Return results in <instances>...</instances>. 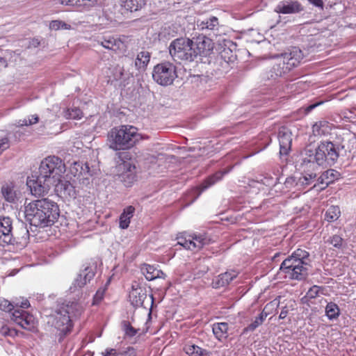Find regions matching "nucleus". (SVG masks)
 <instances>
[{
	"instance_id": "52",
	"label": "nucleus",
	"mask_w": 356,
	"mask_h": 356,
	"mask_svg": "<svg viewBox=\"0 0 356 356\" xmlns=\"http://www.w3.org/2000/svg\"><path fill=\"white\" fill-rule=\"evenodd\" d=\"M60 3L65 6H76L80 7L79 0H59Z\"/></svg>"
},
{
	"instance_id": "11",
	"label": "nucleus",
	"mask_w": 356,
	"mask_h": 356,
	"mask_svg": "<svg viewBox=\"0 0 356 356\" xmlns=\"http://www.w3.org/2000/svg\"><path fill=\"white\" fill-rule=\"evenodd\" d=\"M193 47L196 53V58L197 56H208L213 49V43L212 40L206 37L205 35H199L197 38H193Z\"/></svg>"
},
{
	"instance_id": "2",
	"label": "nucleus",
	"mask_w": 356,
	"mask_h": 356,
	"mask_svg": "<svg viewBox=\"0 0 356 356\" xmlns=\"http://www.w3.org/2000/svg\"><path fill=\"white\" fill-rule=\"evenodd\" d=\"M342 148L340 144L328 140L320 141L316 147L309 144L302 152L300 166L314 170H317L319 167H332L338 161Z\"/></svg>"
},
{
	"instance_id": "58",
	"label": "nucleus",
	"mask_w": 356,
	"mask_h": 356,
	"mask_svg": "<svg viewBox=\"0 0 356 356\" xmlns=\"http://www.w3.org/2000/svg\"><path fill=\"white\" fill-rule=\"evenodd\" d=\"M287 314H288V309H286V307H284L282 309V311L280 314L279 318L280 319H284L286 317Z\"/></svg>"
},
{
	"instance_id": "23",
	"label": "nucleus",
	"mask_w": 356,
	"mask_h": 356,
	"mask_svg": "<svg viewBox=\"0 0 356 356\" xmlns=\"http://www.w3.org/2000/svg\"><path fill=\"white\" fill-rule=\"evenodd\" d=\"M237 275L235 271L226 272L218 276L216 281L213 282V287L220 288L228 285Z\"/></svg>"
},
{
	"instance_id": "44",
	"label": "nucleus",
	"mask_w": 356,
	"mask_h": 356,
	"mask_svg": "<svg viewBox=\"0 0 356 356\" xmlns=\"http://www.w3.org/2000/svg\"><path fill=\"white\" fill-rule=\"evenodd\" d=\"M263 323L264 321L261 320L259 316L256 317L254 321H252L248 327L243 330L242 334H245L248 331H254Z\"/></svg>"
},
{
	"instance_id": "61",
	"label": "nucleus",
	"mask_w": 356,
	"mask_h": 356,
	"mask_svg": "<svg viewBox=\"0 0 356 356\" xmlns=\"http://www.w3.org/2000/svg\"><path fill=\"white\" fill-rule=\"evenodd\" d=\"M322 104V102H318V103H316V104H311V105H309V106L307 108L306 111H307V112H309V111H312L314 108H316L317 106H318V105H320V104Z\"/></svg>"
},
{
	"instance_id": "51",
	"label": "nucleus",
	"mask_w": 356,
	"mask_h": 356,
	"mask_svg": "<svg viewBox=\"0 0 356 356\" xmlns=\"http://www.w3.org/2000/svg\"><path fill=\"white\" fill-rule=\"evenodd\" d=\"M118 356H136V352L133 347H128L126 350L119 352Z\"/></svg>"
},
{
	"instance_id": "20",
	"label": "nucleus",
	"mask_w": 356,
	"mask_h": 356,
	"mask_svg": "<svg viewBox=\"0 0 356 356\" xmlns=\"http://www.w3.org/2000/svg\"><path fill=\"white\" fill-rule=\"evenodd\" d=\"M140 269L143 274L145 276V278L149 281L154 280L156 278H164L165 276V273L162 270H159L154 266L149 264H143Z\"/></svg>"
},
{
	"instance_id": "50",
	"label": "nucleus",
	"mask_w": 356,
	"mask_h": 356,
	"mask_svg": "<svg viewBox=\"0 0 356 356\" xmlns=\"http://www.w3.org/2000/svg\"><path fill=\"white\" fill-rule=\"evenodd\" d=\"M10 146V142L8 137L0 139V154L7 149Z\"/></svg>"
},
{
	"instance_id": "15",
	"label": "nucleus",
	"mask_w": 356,
	"mask_h": 356,
	"mask_svg": "<svg viewBox=\"0 0 356 356\" xmlns=\"http://www.w3.org/2000/svg\"><path fill=\"white\" fill-rule=\"evenodd\" d=\"M11 319L24 329L30 330L33 326V316L23 309H15L11 314Z\"/></svg>"
},
{
	"instance_id": "19",
	"label": "nucleus",
	"mask_w": 356,
	"mask_h": 356,
	"mask_svg": "<svg viewBox=\"0 0 356 356\" xmlns=\"http://www.w3.org/2000/svg\"><path fill=\"white\" fill-rule=\"evenodd\" d=\"M191 241L192 251H196L202 249L204 245H209L211 239L207 235L204 234H192L188 235Z\"/></svg>"
},
{
	"instance_id": "57",
	"label": "nucleus",
	"mask_w": 356,
	"mask_h": 356,
	"mask_svg": "<svg viewBox=\"0 0 356 356\" xmlns=\"http://www.w3.org/2000/svg\"><path fill=\"white\" fill-rule=\"evenodd\" d=\"M313 5L319 7L323 8V2L322 0H308Z\"/></svg>"
},
{
	"instance_id": "42",
	"label": "nucleus",
	"mask_w": 356,
	"mask_h": 356,
	"mask_svg": "<svg viewBox=\"0 0 356 356\" xmlns=\"http://www.w3.org/2000/svg\"><path fill=\"white\" fill-rule=\"evenodd\" d=\"M65 117L70 119H80L82 117V111L78 108L68 109L65 113Z\"/></svg>"
},
{
	"instance_id": "10",
	"label": "nucleus",
	"mask_w": 356,
	"mask_h": 356,
	"mask_svg": "<svg viewBox=\"0 0 356 356\" xmlns=\"http://www.w3.org/2000/svg\"><path fill=\"white\" fill-rule=\"evenodd\" d=\"M119 179L124 186H130L136 180V167L130 162H122L117 167Z\"/></svg>"
},
{
	"instance_id": "43",
	"label": "nucleus",
	"mask_w": 356,
	"mask_h": 356,
	"mask_svg": "<svg viewBox=\"0 0 356 356\" xmlns=\"http://www.w3.org/2000/svg\"><path fill=\"white\" fill-rule=\"evenodd\" d=\"M327 243L339 249L343 246V239L340 236L335 234L327 240Z\"/></svg>"
},
{
	"instance_id": "35",
	"label": "nucleus",
	"mask_w": 356,
	"mask_h": 356,
	"mask_svg": "<svg viewBox=\"0 0 356 356\" xmlns=\"http://www.w3.org/2000/svg\"><path fill=\"white\" fill-rule=\"evenodd\" d=\"M328 122L326 121H319L316 122L312 127V131L315 136H323L327 132Z\"/></svg>"
},
{
	"instance_id": "31",
	"label": "nucleus",
	"mask_w": 356,
	"mask_h": 356,
	"mask_svg": "<svg viewBox=\"0 0 356 356\" xmlns=\"http://www.w3.org/2000/svg\"><path fill=\"white\" fill-rule=\"evenodd\" d=\"M1 193L6 200L9 202L13 203L17 199V193L13 186L8 185L3 186Z\"/></svg>"
},
{
	"instance_id": "8",
	"label": "nucleus",
	"mask_w": 356,
	"mask_h": 356,
	"mask_svg": "<svg viewBox=\"0 0 356 356\" xmlns=\"http://www.w3.org/2000/svg\"><path fill=\"white\" fill-rule=\"evenodd\" d=\"M168 49L175 62H192L196 58L193 41L187 38H179L172 40Z\"/></svg>"
},
{
	"instance_id": "3",
	"label": "nucleus",
	"mask_w": 356,
	"mask_h": 356,
	"mask_svg": "<svg viewBox=\"0 0 356 356\" xmlns=\"http://www.w3.org/2000/svg\"><path fill=\"white\" fill-rule=\"evenodd\" d=\"M24 215L31 227L44 228L57 221L60 209L56 202L48 198H42L27 204L24 208Z\"/></svg>"
},
{
	"instance_id": "14",
	"label": "nucleus",
	"mask_w": 356,
	"mask_h": 356,
	"mask_svg": "<svg viewBox=\"0 0 356 356\" xmlns=\"http://www.w3.org/2000/svg\"><path fill=\"white\" fill-rule=\"evenodd\" d=\"M13 222L9 217L0 218V243H11L13 234Z\"/></svg>"
},
{
	"instance_id": "39",
	"label": "nucleus",
	"mask_w": 356,
	"mask_h": 356,
	"mask_svg": "<svg viewBox=\"0 0 356 356\" xmlns=\"http://www.w3.org/2000/svg\"><path fill=\"white\" fill-rule=\"evenodd\" d=\"M73 168L76 170V173H78V172H79V174H78L79 175H82V176L90 175V176H91L92 175L90 171L89 165L87 163H80V162H75L74 164Z\"/></svg>"
},
{
	"instance_id": "37",
	"label": "nucleus",
	"mask_w": 356,
	"mask_h": 356,
	"mask_svg": "<svg viewBox=\"0 0 356 356\" xmlns=\"http://www.w3.org/2000/svg\"><path fill=\"white\" fill-rule=\"evenodd\" d=\"M188 235H191V234L186 232L179 233L177 236V240L178 241L177 244L181 245L186 250H192V243Z\"/></svg>"
},
{
	"instance_id": "48",
	"label": "nucleus",
	"mask_w": 356,
	"mask_h": 356,
	"mask_svg": "<svg viewBox=\"0 0 356 356\" xmlns=\"http://www.w3.org/2000/svg\"><path fill=\"white\" fill-rule=\"evenodd\" d=\"M102 0H79L80 7L90 8L101 2Z\"/></svg>"
},
{
	"instance_id": "12",
	"label": "nucleus",
	"mask_w": 356,
	"mask_h": 356,
	"mask_svg": "<svg viewBox=\"0 0 356 356\" xmlns=\"http://www.w3.org/2000/svg\"><path fill=\"white\" fill-rule=\"evenodd\" d=\"M303 10V6L296 0L280 1L274 9L275 13L283 15L298 14Z\"/></svg>"
},
{
	"instance_id": "13",
	"label": "nucleus",
	"mask_w": 356,
	"mask_h": 356,
	"mask_svg": "<svg viewBox=\"0 0 356 356\" xmlns=\"http://www.w3.org/2000/svg\"><path fill=\"white\" fill-rule=\"evenodd\" d=\"M95 276V268L92 266H86L81 270L77 277L70 287L71 293H75L83 287L88 282H90Z\"/></svg>"
},
{
	"instance_id": "25",
	"label": "nucleus",
	"mask_w": 356,
	"mask_h": 356,
	"mask_svg": "<svg viewBox=\"0 0 356 356\" xmlns=\"http://www.w3.org/2000/svg\"><path fill=\"white\" fill-rule=\"evenodd\" d=\"M197 27L201 30H217L219 26L218 19L216 17H211L202 20H197Z\"/></svg>"
},
{
	"instance_id": "18",
	"label": "nucleus",
	"mask_w": 356,
	"mask_h": 356,
	"mask_svg": "<svg viewBox=\"0 0 356 356\" xmlns=\"http://www.w3.org/2000/svg\"><path fill=\"white\" fill-rule=\"evenodd\" d=\"M55 191L60 196L64 197L74 198L76 192L73 185L68 181L60 179L55 186H54Z\"/></svg>"
},
{
	"instance_id": "4",
	"label": "nucleus",
	"mask_w": 356,
	"mask_h": 356,
	"mask_svg": "<svg viewBox=\"0 0 356 356\" xmlns=\"http://www.w3.org/2000/svg\"><path fill=\"white\" fill-rule=\"evenodd\" d=\"M310 263L309 253L305 250L298 249L282 261L280 273H284L285 277L302 280L308 275Z\"/></svg>"
},
{
	"instance_id": "21",
	"label": "nucleus",
	"mask_w": 356,
	"mask_h": 356,
	"mask_svg": "<svg viewBox=\"0 0 356 356\" xmlns=\"http://www.w3.org/2000/svg\"><path fill=\"white\" fill-rule=\"evenodd\" d=\"M339 177L340 173L338 171L334 169H328L323 172L318 177V182L321 184H325V186L322 188V189H324L335 180L339 179Z\"/></svg>"
},
{
	"instance_id": "56",
	"label": "nucleus",
	"mask_w": 356,
	"mask_h": 356,
	"mask_svg": "<svg viewBox=\"0 0 356 356\" xmlns=\"http://www.w3.org/2000/svg\"><path fill=\"white\" fill-rule=\"evenodd\" d=\"M295 182H296L295 179L293 177H287L286 179L284 184L286 188H290L295 184Z\"/></svg>"
},
{
	"instance_id": "22",
	"label": "nucleus",
	"mask_w": 356,
	"mask_h": 356,
	"mask_svg": "<svg viewBox=\"0 0 356 356\" xmlns=\"http://www.w3.org/2000/svg\"><path fill=\"white\" fill-rule=\"evenodd\" d=\"M150 57L151 54L147 51L143 50L138 52L134 62L135 67L138 71H145L149 63Z\"/></svg>"
},
{
	"instance_id": "24",
	"label": "nucleus",
	"mask_w": 356,
	"mask_h": 356,
	"mask_svg": "<svg viewBox=\"0 0 356 356\" xmlns=\"http://www.w3.org/2000/svg\"><path fill=\"white\" fill-rule=\"evenodd\" d=\"M129 298L134 307H140L143 305L147 294L142 289H133L129 293Z\"/></svg>"
},
{
	"instance_id": "36",
	"label": "nucleus",
	"mask_w": 356,
	"mask_h": 356,
	"mask_svg": "<svg viewBox=\"0 0 356 356\" xmlns=\"http://www.w3.org/2000/svg\"><path fill=\"white\" fill-rule=\"evenodd\" d=\"M122 327V330L124 332L125 336L127 337H133L138 333L140 334L144 332L143 331L140 332V329H136L128 321H123Z\"/></svg>"
},
{
	"instance_id": "16",
	"label": "nucleus",
	"mask_w": 356,
	"mask_h": 356,
	"mask_svg": "<svg viewBox=\"0 0 356 356\" xmlns=\"http://www.w3.org/2000/svg\"><path fill=\"white\" fill-rule=\"evenodd\" d=\"M278 139L280 143V153L282 155H287L291 147V133L285 128L281 129L278 132Z\"/></svg>"
},
{
	"instance_id": "28",
	"label": "nucleus",
	"mask_w": 356,
	"mask_h": 356,
	"mask_svg": "<svg viewBox=\"0 0 356 356\" xmlns=\"http://www.w3.org/2000/svg\"><path fill=\"white\" fill-rule=\"evenodd\" d=\"M184 350L190 356H209L207 350L193 344L185 345Z\"/></svg>"
},
{
	"instance_id": "6",
	"label": "nucleus",
	"mask_w": 356,
	"mask_h": 356,
	"mask_svg": "<svg viewBox=\"0 0 356 356\" xmlns=\"http://www.w3.org/2000/svg\"><path fill=\"white\" fill-rule=\"evenodd\" d=\"M140 138L136 127L122 125L112 129L109 132V147L114 150L128 149L132 147Z\"/></svg>"
},
{
	"instance_id": "41",
	"label": "nucleus",
	"mask_w": 356,
	"mask_h": 356,
	"mask_svg": "<svg viewBox=\"0 0 356 356\" xmlns=\"http://www.w3.org/2000/svg\"><path fill=\"white\" fill-rule=\"evenodd\" d=\"M220 58L228 63L234 61V55L229 48H224L220 52Z\"/></svg>"
},
{
	"instance_id": "26",
	"label": "nucleus",
	"mask_w": 356,
	"mask_h": 356,
	"mask_svg": "<svg viewBox=\"0 0 356 356\" xmlns=\"http://www.w3.org/2000/svg\"><path fill=\"white\" fill-rule=\"evenodd\" d=\"M228 328L227 323H216L212 326L213 333L219 341H222L228 337Z\"/></svg>"
},
{
	"instance_id": "54",
	"label": "nucleus",
	"mask_w": 356,
	"mask_h": 356,
	"mask_svg": "<svg viewBox=\"0 0 356 356\" xmlns=\"http://www.w3.org/2000/svg\"><path fill=\"white\" fill-rule=\"evenodd\" d=\"M43 42V40H40L39 38H33L29 41V44L28 46L29 48H36L39 45L41 44V42Z\"/></svg>"
},
{
	"instance_id": "46",
	"label": "nucleus",
	"mask_w": 356,
	"mask_h": 356,
	"mask_svg": "<svg viewBox=\"0 0 356 356\" xmlns=\"http://www.w3.org/2000/svg\"><path fill=\"white\" fill-rule=\"evenodd\" d=\"M39 118L37 115L29 116L28 119H24L19 120V124L20 126H29L35 124L38 122Z\"/></svg>"
},
{
	"instance_id": "34",
	"label": "nucleus",
	"mask_w": 356,
	"mask_h": 356,
	"mask_svg": "<svg viewBox=\"0 0 356 356\" xmlns=\"http://www.w3.org/2000/svg\"><path fill=\"white\" fill-rule=\"evenodd\" d=\"M304 173L303 176L300 178V181L302 185H310L312 184L316 178V174L314 170L304 169L302 166Z\"/></svg>"
},
{
	"instance_id": "60",
	"label": "nucleus",
	"mask_w": 356,
	"mask_h": 356,
	"mask_svg": "<svg viewBox=\"0 0 356 356\" xmlns=\"http://www.w3.org/2000/svg\"><path fill=\"white\" fill-rule=\"evenodd\" d=\"M118 74H115V79L116 80L122 79V77L124 76V70L121 67L118 68Z\"/></svg>"
},
{
	"instance_id": "27",
	"label": "nucleus",
	"mask_w": 356,
	"mask_h": 356,
	"mask_svg": "<svg viewBox=\"0 0 356 356\" xmlns=\"http://www.w3.org/2000/svg\"><path fill=\"white\" fill-rule=\"evenodd\" d=\"M135 208L132 206H129L124 209L123 213L120 216V227L122 229H127L130 223V219L132 218Z\"/></svg>"
},
{
	"instance_id": "29",
	"label": "nucleus",
	"mask_w": 356,
	"mask_h": 356,
	"mask_svg": "<svg viewBox=\"0 0 356 356\" xmlns=\"http://www.w3.org/2000/svg\"><path fill=\"white\" fill-rule=\"evenodd\" d=\"M227 172L226 171H219L208 177L200 186L201 191L207 189L209 187L211 186L215 183L222 179L224 175H225Z\"/></svg>"
},
{
	"instance_id": "17",
	"label": "nucleus",
	"mask_w": 356,
	"mask_h": 356,
	"mask_svg": "<svg viewBox=\"0 0 356 356\" xmlns=\"http://www.w3.org/2000/svg\"><path fill=\"white\" fill-rule=\"evenodd\" d=\"M98 44L103 47L114 51L122 49L124 46L123 42L112 35H104L97 40Z\"/></svg>"
},
{
	"instance_id": "53",
	"label": "nucleus",
	"mask_w": 356,
	"mask_h": 356,
	"mask_svg": "<svg viewBox=\"0 0 356 356\" xmlns=\"http://www.w3.org/2000/svg\"><path fill=\"white\" fill-rule=\"evenodd\" d=\"M119 352L118 350L115 348H106L104 353H102L103 356H118Z\"/></svg>"
},
{
	"instance_id": "45",
	"label": "nucleus",
	"mask_w": 356,
	"mask_h": 356,
	"mask_svg": "<svg viewBox=\"0 0 356 356\" xmlns=\"http://www.w3.org/2000/svg\"><path fill=\"white\" fill-rule=\"evenodd\" d=\"M0 309L10 312L14 311V305L6 299L0 298Z\"/></svg>"
},
{
	"instance_id": "30",
	"label": "nucleus",
	"mask_w": 356,
	"mask_h": 356,
	"mask_svg": "<svg viewBox=\"0 0 356 356\" xmlns=\"http://www.w3.org/2000/svg\"><path fill=\"white\" fill-rule=\"evenodd\" d=\"M147 3V0H126L124 2V7L130 12H136L143 8Z\"/></svg>"
},
{
	"instance_id": "47",
	"label": "nucleus",
	"mask_w": 356,
	"mask_h": 356,
	"mask_svg": "<svg viewBox=\"0 0 356 356\" xmlns=\"http://www.w3.org/2000/svg\"><path fill=\"white\" fill-rule=\"evenodd\" d=\"M13 304L14 305V310L26 309L30 306V303L26 299L16 300Z\"/></svg>"
},
{
	"instance_id": "9",
	"label": "nucleus",
	"mask_w": 356,
	"mask_h": 356,
	"mask_svg": "<svg viewBox=\"0 0 356 356\" xmlns=\"http://www.w3.org/2000/svg\"><path fill=\"white\" fill-rule=\"evenodd\" d=\"M177 77V67L172 63L163 62L154 67L152 78L161 86H170Z\"/></svg>"
},
{
	"instance_id": "40",
	"label": "nucleus",
	"mask_w": 356,
	"mask_h": 356,
	"mask_svg": "<svg viewBox=\"0 0 356 356\" xmlns=\"http://www.w3.org/2000/svg\"><path fill=\"white\" fill-rule=\"evenodd\" d=\"M49 27L52 30L70 29L71 26L62 21L54 20L50 23Z\"/></svg>"
},
{
	"instance_id": "33",
	"label": "nucleus",
	"mask_w": 356,
	"mask_h": 356,
	"mask_svg": "<svg viewBox=\"0 0 356 356\" xmlns=\"http://www.w3.org/2000/svg\"><path fill=\"white\" fill-rule=\"evenodd\" d=\"M341 215V211L338 206L330 207L325 213V220L328 222L337 220Z\"/></svg>"
},
{
	"instance_id": "38",
	"label": "nucleus",
	"mask_w": 356,
	"mask_h": 356,
	"mask_svg": "<svg viewBox=\"0 0 356 356\" xmlns=\"http://www.w3.org/2000/svg\"><path fill=\"white\" fill-rule=\"evenodd\" d=\"M280 305V300L277 298L274 299L273 301L268 303L264 308L263 311L258 316L261 320L264 321L268 315L269 314L270 310L277 308Z\"/></svg>"
},
{
	"instance_id": "55",
	"label": "nucleus",
	"mask_w": 356,
	"mask_h": 356,
	"mask_svg": "<svg viewBox=\"0 0 356 356\" xmlns=\"http://www.w3.org/2000/svg\"><path fill=\"white\" fill-rule=\"evenodd\" d=\"M104 289H99L96 292V293L94 296V304L97 303V302H100L102 300V299L103 298V296H104Z\"/></svg>"
},
{
	"instance_id": "1",
	"label": "nucleus",
	"mask_w": 356,
	"mask_h": 356,
	"mask_svg": "<svg viewBox=\"0 0 356 356\" xmlns=\"http://www.w3.org/2000/svg\"><path fill=\"white\" fill-rule=\"evenodd\" d=\"M65 165L58 156H52L44 159L38 169V175L28 177L26 185L32 195L42 196L63 177Z\"/></svg>"
},
{
	"instance_id": "5",
	"label": "nucleus",
	"mask_w": 356,
	"mask_h": 356,
	"mask_svg": "<svg viewBox=\"0 0 356 356\" xmlns=\"http://www.w3.org/2000/svg\"><path fill=\"white\" fill-rule=\"evenodd\" d=\"M302 58V51L296 47L287 52L277 56L273 60L271 69L266 73V79L275 80L284 76L296 67Z\"/></svg>"
},
{
	"instance_id": "59",
	"label": "nucleus",
	"mask_w": 356,
	"mask_h": 356,
	"mask_svg": "<svg viewBox=\"0 0 356 356\" xmlns=\"http://www.w3.org/2000/svg\"><path fill=\"white\" fill-rule=\"evenodd\" d=\"M8 66L7 60L0 56V71L6 68Z\"/></svg>"
},
{
	"instance_id": "7",
	"label": "nucleus",
	"mask_w": 356,
	"mask_h": 356,
	"mask_svg": "<svg viewBox=\"0 0 356 356\" xmlns=\"http://www.w3.org/2000/svg\"><path fill=\"white\" fill-rule=\"evenodd\" d=\"M82 312V307L76 302H69L57 308L52 316V325L62 334H67L72 327V318Z\"/></svg>"
},
{
	"instance_id": "32",
	"label": "nucleus",
	"mask_w": 356,
	"mask_h": 356,
	"mask_svg": "<svg viewBox=\"0 0 356 356\" xmlns=\"http://www.w3.org/2000/svg\"><path fill=\"white\" fill-rule=\"evenodd\" d=\"M325 314L330 320H334L339 317L340 309L337 304L330 302L326 305Z\"/></svg>"
},
{
	"instance_id": "49",
	"label": "nucleus",
	"mask_w": 356,
	"mask_h": 356,
	"mask_svg": "<svg viewBox=\"0 0 356 356\" xmlns=\"http://www.w3.org/2000/svg\"><path fill=\"white\" fill-rule=\"evenodd\" d=\"M320 287L314 285L307 293V297L309 298H315L319 293Z\"/></svg>"
}]
</instances>
